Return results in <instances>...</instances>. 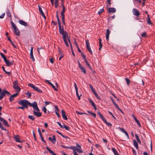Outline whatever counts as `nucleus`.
<instances>
[{
  "label": "nucleus",
  "instance_id": "f257e3e1",
  "mask_svg": "<svg viewBox=\"0 0 155 155\" xmlns=\"http://www.w3.org/2000/svg\"><path fill=\"white\" fill-rule=\"evenodd\" d=\"M18 103L20 105H22L23 107L26 104H28V105L29 106L32 107L34 110L36 111L39 110V109L38 107L37 103L36 101L34 102L33 104H32L27 100H20L18 101Z\"/></svg>",
  "mask_w": 155,
  "mask_h": 155
},
{
  "label": "nucleus",
  "instance_id": "f03ea898",
  "mask_svg": "<svg viewBox=\"0 0 155 155\" xmlns=\"http://www.w3.org/2000/svg\"><path fill=\"white\" fill-rule=\"evenodd\" d=\"M59 33L62 35L63 36V38L64 40L65 45L67 47H69V45L67 42V39H70L68 37L67 33L66 31H64V27L63 26L59 28Z\"/></svg>",
  "mask_w": 155,
  "mask_h": 155
},
{
  "label": "nucleus",
  "instance_id": "7ed1b4c3",
  "mask_svg": "<svg viewBox=\"0 0 155 155\" xmlns=\"http://www.w3.org/2000/svg\"><path fill=\"white\" fill-rule=\"evenodd\" d=\"M97 114L100 117V118L106 124L108 127L112 126V124L110 122H108L106 120L105 118L101 114L100 111L97 112Z\"/></svg>",
  "mask_w": 155,
  "mask_h": 155
},
{
  "label": "nucleus",
  "instance_id": "20e7f679",
  "mask_svg": "<svg viewBox=\"0 0 155 155\" xmlns=\"http://www.w3.org/2000/svg\"><path fill=\"white\" fill-rule=\"evenodd\" d=\"M77 147L73 146V151H77L79 153H83L82 150L81 149V147L79 145L78 143H76Z\"/></svg>",
  "mask_w": 155,
  "mask_h": 155
},
{
  "label": "nucleus",
  "instance_id": "39448f33",
  "mask_svg": "<svg viewBox=\"0 0 155 155\" xmlns=\"http://www.w3.org/2000/svg\"><path fill=\"white\" fill-rule=\"evenodd\" d=\"M28 85L29 86H30L31 88H32L35 91H36L37 92H38L40 93H41L42 92V91L39 88H38V87H36L33 84H28Z\"/></svg>",
  "mask_w": 155,
  "mask_h": 155
},
{
  "label": "nucleus",
  "instance_id": "423d86ee",
  "mask_svg": "<svg viewBox=\"0 0 155 155\" xmlns=\"http://www.w3.org/2000/svg\"><path fill=\"white\" fill-rule=\"evenodd\" d=\"M7 94L8 95H10V93L8 91L5 90H2L1 92V94L0 96L1 97L3 98V97L5 96V94Z\"/></svg>",
  "mask_w": 155,
  "mask_h": 155
},
{
  "label": "nucleus",
  "instance_id": "0eeeda50",
  "mask_svg": "<svg viewBox=\"0 0 155 155\" xmlns=\"http://www.w3.org/2000/svg\"><path fill=\"white\" fill-rule=\"evenodd\" d=\"M86 44L87 49L88 50L89 52L91 54H92V52L90 46V44L89 40H86Z\"/></svg>",
  "mask_w": 155,
  "mask_h": 155
},
{
  "label": "nucleus",
  "instance_id": "6e6552de",
  "mask_svg": "<svg viewBox=\"0 0 155 155\" xmlns=\"http://www.w3.org/2000/svg\"><path fill=\"white\" fill-rule=\"evenodd\" d=\"M132 12L133 14L137 17L139 16L140 14L139 11L136 8L133 9L132 10Z\"/></svg>",
  "mask_w": 155,
  "mask_h": 155
},
{
  "label": "nucleus",
  "instance_id": "1a4fd4ad",
  "mask_svg": "<svg viewBox=\"0 0 155 155\" xmlns=\"http://www.w3.org/2000/svg\"><path fill=\"white\" fill-rule=\"evenodd\" d=\"M38 7L39 10V11L40 14H41L42 16L45 19H46V17L45 16L42 10V9L41 7V6L39 5H38Z\"/></svg>",
  "mask_w": 155,
  "mask_h": 155
},
{
  "label": "nucleus",
  "instance_id": "9d476101",
  "mask_svg": "<svg viewBox=\"0 0 155 155\" xmlns=\"http://www.w3.org/2000/svg\"><path fill=\"white\" fill-rule=\"evenodd\" d=\"M39 111H37V112L36 111H35L34 110L33 111L34 115L36 116L37 117H40L41 116V113L40 112H39Z\"/></svg>",
  "mask_w": 155,
  "mask_h": 155
},
{
  "label": "nucleus",
  "instance_id": "9b49d317",
  "mask_svg": "<svg viewBox=\"0 0 155 155\" xmlns=\"http://www.w3.org/2000/svg\"><path fill=\"white\" fill-rule=\"evenodd\" d=\"M5 62L7 66L8 67L11 66V65H13L14 63L13 61L10 62L8 60H6V61H5Z\"/></svg>",
  "mask_w": 155,
  "mask_h": 155
},
{
  "label": "nucleus",
  "instance_id": "f8f14e48",
  "mask_svg": "<svg viewBox=\"0 0 155 155\" xmlns=\"http://www.w3.org/2000/svg\"><path fill=\"white\" fill-rule=\"evenodd\" d=\"M132 116L133 117L134 119L135 120V122L137 123L138 126L140 127H141V124L140 122L139 121L137 118L134 116V115H132Z\"/></svg>",
  "mask_w": 155,
  "mask_h": 155
},
{
  "label": "nucleus",
  "instance_id": "ddd939ff",
  "mask_svg": "<svg viewBox=\"0 0 155 155\" xmlns=\"http://www.w3.org/2000/svg\"><path fill=\"white\" fill-rule=\"evenodd\" d=\"M48 139L50 140L53 143H55L56 142V139L55 137V136L53 135V136L52 138L51 137H49Z\"/></svg>",
  "mask_w": 155,
  "mask_h": 155
},
{
  "label": "nucleus",
  "instance_id": "4468645a",
  "mask_svg": "<svg viewBox=\"0 0 155 155\" xmlns=\"http://www.w3.org/2000/svg\"><path fill=\"white\" fill-rule=\"evenodd\" d=\"M108 11L109 13H114L116 12V10L114 8H110L108 9Z\"/></svg>",
  "mask_w": 155,
  "mask_h": 155
},
{
  "label": "nucleus",
  "instance_id": "2eb2a0df",
  "mask_svg": "<svg viewBox=\"0 0 155 155\" xmlns=\"http://www.w3.org/2000/svg\"><path fill=\"white\" fill-rule=\"evenodd\" d=\"M62 116L63 118L65 120H67V117L66 115L65 111L63 110H61Z\"/></svg>",
  "mask_w": 155,
  "mask_h": 155
},
{
  "label": "nucleus",
  "instance_id": "dca6fc26",
  "mask_svg": "<svg viewBox=\"0 0 155 155\" xmlns=\"http://www.w3.org/2000/svg\"><path fill=\"white\" fill-rule=\"evenodd\" d=\"M58 51L59 52V54H60V57L59 59V60H61V58L64 57V55L63 52L61 51V49L59 48H58Z\"/></svg>",
  "mask_w": 155,
  "mask_h": 155
},
{
  "label": "nucleus",
  "instance_id": "f3484780",
  "mask_svg": "<svg viewBox=\"0 0 155 155\" xmlns=\"http://www.w3.org/2000/svg\"><path fill=\"white\" fill-rule=\"evenodd\" d=\"M119 129L121 131L124 133V134L127 136V138H129V135H128L127 132L123 128H121V127H119Z\"/></svg>",
  "mask_w": 155,
  "mask_h": 155
},
{
  "label": "nucleus",
  "instance_id": "a211bd4d",
  "mask_svg": "<svg viewBox=\"0 0 155 155\" xmlns=\"http://www.w3.org/2000/svg\"><path fill=\"white\" fill-rule=\"evenodd\" d=\"M147 21L148 24L151 25H153V23L151 21L150 19L149 16V15H147Z\"/></svg>",
  "mask_w": 155,
  "mask_h": 155
},
{
  "label": "nucleus",
  "instance_id": "6ab92c4d",
  "mask_svg": "<svg viewBox=\"0 0 155 155\" xmlns=\"http://www.w3.org/2000/svg\"><path fill=\"white\" fill-rule=\"evenodd\" d=\"M14 139L16 142H18L19 143H21L23 142L22 141H20V140L19 137L18 135L14 136Z\"/></svg>",
  "mask_w": 155,
  "mask_h": 155
},
{
  "label": "nucleus",
  "instance_id": "aec40b11",
  "mask_svg": "<svg viewBox=\"0 0 155 155\" xmlns=\"http://www.w3.org/2000/svg\"><path fill=\"white\" fill-rule=\"evenodd\" d=\"M110 33V31L109 29H107L106 30V38L108 41L109 39V36Z\"/></svg>",
  "mask_w": 155,
  "mask_h": 155
},
{
  "label": "nucleus",
  "instance_id": "412c9836",
  "mask_svg": "<svg viewBox=\"0 0 155 155\" xmlns=\"http://www.w3.org/2000/svg\"><path fill=\"white\" fill-rule=\"evenodd\" d=\"M19 23L20 24L24 26H26L27 25V23L23 20H19Z\"/></svg>",
  "mask_w": 155,
  "mask_h": 155
},
{
  "label": "nucleus",
  "instance_id": "4be33fe9",
  "mask_svg": "<svg viewBox=\"0 0 155 155\" xmlns=\"http://www.w3.org/2000/svg\"><path fill=\"white\" fill-rule=\"evenodd\" d=\"M14 33L16 35L18 36H19L20 35V31L17 28L15 29H14Z\"/></svg>",
  "mask_w": 155,
  "mask_h": 155
},
{
  "label": "nucleus",
  "instance_id": "5701e85b",
  "mask_svg": "<svg viewBox=\"0 0 155 155\" xmlns=\"http://www.w3.org/2000/svg\"><path fill=\"white\" fill-rule=\"evenodd\" d=\"M46 149L52 155H57L54 152L50 149L48 147H46Z\"/></svg>",
  "mask_w": 155,
  "mask_h": 155
},
{
  "label": "nucleus",
  "instance_id": "b1692460",
  "mask_svg": "<svg viewBox=\"0 0 155 155\" xmlns=\"http://www.w3.org/2000/svg\"><path fill=\"white\" fill-rule=\"evenodd\" d=\"M79 68L81 70V72H83L84 74H86V71L85 69V68L84 67L81 66L79 67Z\"/></svg>",
  "mask_w": 155,
  "mask_h": 155
},
{
  "label": "nucleus",
  "instance_id": "393cba45",
  "mask_svg": "<svg viewBox=\"0 0 155 155\" xmlns=\"http://www.w3.org/2000/svg\"><path fill=\"white\" fill-rule=\"evenodd\" d=\"M63 10L61 12V15L62 17H65L64 13L65 12V8L64 6H63Z\"/></svg>",
  "mask_w": 155,
  "mask_h": 155
},
{
  "label": "nucleus",
  "instance_id": "a878e982",
  "mask_svg": "<svg viewBox=\"0 0 155 155\" xmlns=\"http://www.w3.org/2000/svg\"><path fill=\"white\" fill-rule=\"evenodd\" d=\"M113 104L117 108V109L118 110H119L123 114L124 113L123 111L119 107L118 105L116 104V102H115L114 103H114Z\"/></svg>",
  "mask_w": 155,
  "mask_h": 155
},
{
  "label": "nucleus",
  "instance_id": "bb28decb",
  "mask_svg": "<svg viewBox=\"0 0 155 155\" xmlns=\"http://www.w3.org/2000/svg\"><path fill=\"white\" fill-rule=\"evenodd\" d=\"M8 40L10 41L12 45V46H13V47L15 48H17L16 46L14 44L13 42L11 40L10 38L9 37H7Z\"/></svg>",
  "mask_w": 155,
  "mask_h": 155
},
{
  "label": "nucleus",
  "instance_id": "cd10ccee",
  "mask_svg": "<svg viewBox=\"0 0 155 155\" xmlns=\"http://www.w3.org/2000/svg\"><path fill=\"white\" fill-rule=\"evenodd\" d=\"M112 150L114 153V155H119L116 150L114 148H112Z\"/></svg>",
  "mask_w": 155,
  "mask_h": 155
},
{
  "label": "nucleus",
  "instance_id": "c85d7f7f",
  "mask_svg": "<svg viewBox=\"0 0 155 155\" xmlns=\"http://www.w3.org/2000/svg\"><path fill=\"white\" fill-rule=\"evenodd\" d=\"M56 17H57V20L58 21V27L59 28V27H62V26H61V25L60 21L59 18V17L58 16V15H56Z\"/></svg>",
  "mask_w": 155,
  "mask_h": 155
},
{
  "label": "nucleus",
  "instance_id": "c756f323",
  "mask_svg": "<svg viewBox=\"0 0 155 155\" xmlns=\"http://www.w3.org/2000/svg\"><path fill=\"white\" fill-rule=\"evenodd\" d=\"M133 144L134 146L135 147L136 149H137L138 147V144L137 142L135 140H134L133 141Z\"/></svg>",
  "mask_w": 155,
  "mask_h": 155
},
{
  "label": "nucleus",
  "instance_id": "7c9ffc66",
  "mask_svg": "<svg viewBox=\"0 0 155 155\" xmlns=\"http://www.w3.org/2000/svg\"><path fill=\"white\" fill-rule=\"evenodd\" d=\"M18 86V81L17 80H16L15 81H14V82H13V87H16V86Z\"/></svg>",
  "mask_w": 155,
  "mask_h": 155
},
{
  "label": "nucleus",
  "instance_id": "2f4dec72",
  "mask_svg": "<svg viewBox=\"0 0 155 155\" xmlns=\"http://www.w3.org/2000/svg\"><path fill=\"white\" fill-rule=\"evenodd\" d=\"M85 62V63H86V65L87 66H88V67L91 70V71H92V69L91 68V66L90 65V64H89V63L88 62L87 60H86L85 61H84Z\"/></svg>",
  "mask_w": 155,
  "mask_h": 155
},
{
  "label": "nucleus",
  "instance_id": "473e14b6",
  "mask_svg": "<svg viewBox=\"0 0 155 155\" xmlns=\"http://www.w3.org/2000/svg\"><path fill=\"white\" fill-rule=\"evenodd\" d=\"M6 14L10 18L11 20H12L11 18V13L10 12L9 10L8 9H7V11L6 12Z\"/></svg>",
  "mask_w": 155,
  "mask_h": 155
},
{
  "label": "nucleus",
  "instance_id": "72a5a7b5",
  "mask_svg": "<svg viewBox=\"0 0 155 155\" xmlns=\"http://www.w3.org/2000/svg\"><path fill=\"white\" fill-rule=\"evenodd\" d=\"M99 50H100L101 49L102 45L101 43V38H99Z\"/></svg>",
  "mask_w": 155,
  "mask_h": 155
},
{
  "label": "nucleus",
  "instance_id": "f704fd0d",
  "mask_svg": "<svg viewBox=\"0 0 155 155\" xmlns=\"http://www.w3.org/2000/svg\"><path fill=\"white\" fill-rule=\"evenodd\" d=\"M14 88L15 91L18 92H19L21 90V89L18 86H16V87H14Z\"/></svg>",
  "mask_w": 155,
  "mask_h": 155
},
{
  "label": "nucleus",
  "instance_id": "c9c22d12",
  "mask_svg": "<svg viewBox=\"0 0 155 155\" xmlns=\"http://www.w3.org/2000/svg\"><path fill=\"white\" fill-rule=\"evenodd\" d=\"M11 26L14 29L17 28L15 25L12 21H11Z\"/></svg>",
  "mask_w": 155,
  "mask_h": 155
},
{
  "label": "nucleus",
  "instance_id": "e433bc0d",
  "mask_svg": "<svg viewBox=\"0 0 155 155\" xmlns=\"http://www.w3.org/2000/svg\"><path fill=\"white\" fill-rule=\"evenodd\" d=\"M93 93L95 95V97L99 100H101V98L97 94L96 92L95 91L93 92Z\"/></svg>",
  "mask_w": 155,
  "mask_h": 155
},
{
  "label": "nucleus",
  "instance_id": "4c0bfd02",
  "mask_svg": "<svg viewBox=\"0 0 155 155\" xmlns=\"http://www.w3.org/2000/svg\"><path fill=\"white\" fill-rule=\"evenodd\" d=\"M135 137L137 139V140L138 142L139 143V144H141V141L140 140L139 138V137L138 136V135L137 134H135Z\"/></svg>",
  "mask_w": 155,
  "mask_h": 155
},
{
  "label": "nucleus",
  "instance_id": "58836bf2",
  "mask_svg": "<svg viewBox=\"0 0 155 155\" xmlns=\"http://www.w3.org/2000/svg\"><path fill=\"white\" fill-rule=\"evenodd\" d=\"M0 54L2 57L3 58V59L4 61H6L7 59L6 57L2 53H0Z\"/></svg>",
  "mask_w": 155,
  "mask_h": 155
},
{
  "label": "nucleus",
  "instance_id": "ea45409f",
  "mask_svg": "<svg viewBox=\"0 0 155 155\" xmlns=\"http://www.w3.org/2000/svg\"><path fill=\"white\" fill-rule=\"evenodd\" d=\"M25 94L28 98H30L31 97V94L28 91L27 93H25Z\"/></svg>",
  "mask_w": 155,
  "mask_h": 155
},
{
  "label": "nucleus",
  "instance_id": "a19ab883",
  "mask_svg": "<svg viewBox=\"0 0 155 155\" xmlns=\"http://www.w3.org/2000/svg\"><path fill=\"white\" fill-rule=\"evenodd\" d=\"M61 146L63 147V148H68V149H73V146H71V147H67V146H65L64 145H61Z\"/></svg>",
  "mask_w": 155,
  "mask_h": 155
},
{
  "label": "nucleus",
  "instance_id": "79ce46f5",
  "mask_svg": "<svg viewBox=\"0 0 155 155\" xmlns=\"http://www.w3.org/2000/svg\"><path fill=\"white\" fill-rule=\"evenodd\" d=\"M58 0H55V2H54L55 7L56 8H58Z\"/></svg>",
  "mask_w": 155,
  "mask_h": 155
},
{
  "label": "nucleus",
  "instance_id": "37998d69",
  "mask_svg": "<svg viewBox=\"0 0 155 155\" xmlns=\"http://www.w3.org/2000/svg\"><path fill=\"white\" fill-rule=\"evenodd\" d=\"M28 118L30 119L33 121L35 120V117L33 115H29L28 117Z\"/></svg>",
  "mask_w": 155,
  "mask_h": 155
},
{
  "label": "nucleus",
  "instance_id": "c03bdc74",
  "mask_svg": "<svg viewBox=\"0 0 155 155\" xmlns=\"http://www.w3.org/2000/svg\"><path fill=\"white\" fill-rule=\"evenodd\" d=\"M125 80L127 82V84L129 85L130 83V79L127 78H125Z\"/></svg>",
  "mask_w": 155,
  "mask_h": 155
},
{
  "label": "nucleus",
  "instance_id": "a18cd8bd",
  "mask_svg": "<svg viewBox=\"0 0 155 155\" xmlns=\"http://www.w3.org/2000/svg\"><path fill=\"white\" fill-rule=\"evenodd\" d=\"M30 57L31 59H32L33 61H35V59L33 56V53H30Z\"/></svg>",
  "mask_w": 155,
  "mask_h": 155
},
{
  "label": "nucleus",
  "instance_id": "49530a36",
  "mask_svg": "<svg viewBox=\"0 0 155 155\" xmlns=\"http://www.w3.org/2000/svg\"><path fill=\"white\" fill-rule=\"evenodd\" d=\"M88 100L89 101V102L91 103V105L93 106H94V105H95L94 102L92 101V100L91 99H88Z\"/></svg>",
  "mask_w": 155,
  "mask_h": 155
},
{
  "label": "nucleus",
  "instance_id": "de8ad7c7",
  "mask_svg": "<svg viewBox=\"0 0 155 155\" xmlns=\"http://www.w3.org/2000/svg\"><path fill=\"white\" fill-rule=\"evenodd\" d=\"M0 128L2 129V130H6V129L5 127H4L3 126L2 123L0 122Z\"/></svg>",
  "mask_w": 155,
  "mask_h": 155
},
{
  "label": "nucleus",
  "instance_id": "09e8293b",
  "mask_svg": "<svg viewBox=\"0 0 155 155\" xmlns=\"http://www.w3.org/2000/svg\"><path fill=\"white\" fill-rule=\"evenodd\" d=\"M3 124L6 126H9L8 125V122L5 120H4L3 122Z\"/></svg>",
  "mask_w": 155,
  "mask_h": 155
},
{
  "label": "nucleus",
  "instance_id": "8fccbe9b",
  "mask_svg": "<svg viewBox=\"0 0 155 155\" xmlns=\"http://www.w3.org/2000/svg\"><path fill=\"white\" fill-rule=\"evenodd\" d=\"M54 107H55V113L59 112V109H58V106H54Z\"/></svg>",
  "mask_w": 155,
  "mask_h": 155
},
{
  "label": "nucleus",
  "instance_id": "3c124183",
  "mask_svg": "<svg viewBox=\"0 0 155 155\" xmlns=\"http://www.w3.org/2000/svg\"><path fill=\"white\" fill-rule=\"evenodd\" d=\"M104 9L103 8H102V9H101L98 12V14L99 15H100L102 12L104 11Z\"/></svg>",
  "mask_w": 155,
  "mask_h": 155
},
{
  "label": "nucleus",
  "instance_id": "603ef678",
  "mask_svg": "<svg viewBox=\"0 0 155 155\" xmlns=\"http://www.w3.org/2000/svg\"><path fill=\"white\" fill-rule=\"evenodd\" d=\"M141 35L143 37H146L147 36V33L145 31Z\"/></svg>",
  "mask_w": 155,
  "mask_h": 155
},
{
  "label": "nucleus",
  "instance_id": "864d4df0",
  "mask_svg": "<svg viewBox=\"0 0 155 155\" xmlns=\"http://www.w3.org/2000/svg\"><path fill=\"white\" fill-rule=\"evenodd\" d=\"M89 85L90 87V88L91 89L92 92H93L94 91H95L94 89V88H93V87L92 86L91 84H89Z\"/></svg>",
  "mask_w": 155,
  "mask_h": 155
},
{
  "label": "nucleus",
  "instance_id": "5fc2aeb1",
  "mask_svg": "<svg viewBox=\"0 0 155 155\" xmlns=\"http://www.w3.org/2000/svg\"><path fill=\"white\" fill-rule=\"evenodd\" d=\"M14 97L12 96L11 95L10 97H9V101L10 102H12L14 99Z\"/></svg>",
  "mask_w": 155,
  "mask_h": 155
},
{
  "label": "nucleus",
  "instance_id": "6e6d98bb",
  "mask_svg": "<svg viewBox=\"0 0 155 155\" xmlns=\"http://www.w3.org/2000/svg\"><path fill=\"white\" fill-rule=\"evenodd\" d=\"M76 113H77V114H80V115H82L83 114H87L86 113H82V112H80L78 111H76Z\"/></svg>",
  "mask_w": 155,
  "mask_h": 155
},
{
  "label": "nucleus",
  "instance_id": "4d7b16f0",
  "mask_svg": "<svg viewBox=\"0 0 155 155\" xmlns=\"http://www.w3.org/2000/svg\"><path fill=\"white\" fill-rule=\"evenodd\" d=\"M81 55L84 59V61L87 60L86 59V56L82 53H81Z\"/></svg>",
  "mask_w": 155,
  "mask_h": 155
},
{
  "label": "nucleus",
  "instance_id": "13d9d810",
  "mask_svg": "<svg viewBox=\"0 0 155 155\" xmlns=\"http://www.w3.org/2000/svg\"><path fill=\"white\" fill-rule=\"evenodd\" d=\"M51 86L52 87L54 90L56 91H58L57 89L55 87L53 84H52Z\"/></svg>",
  "mask_w": 155,
  "mask_h": 155
},
{
  "label": "nucleus",
  "instance_id": "bf43d9fd",
  "mask_svg": "<svg viewBox=\"0 0 155 155\" xmlns=\"http://www.w3.org/2000/svg\"><path fill=\"white\" fill-rule=\"evenodd\" d=\"M51 103V102H48V101H45V104L46 106L47 105H48L50 104Z\"/></svg>",
  "mask_w": 155,
  "mask_h": 155
},
{
  "label": "nucleus",
  "instance_id": "052dcab7",
  "mask_svg": "<svg viewBox=\"0 0 155 155\" xmlns=\"http://www.w3.org/2000/svg\"><path fill=\"white\" fill-rule=\"evenodd\" d=\"M108 112L112 116V117L114 119H116L115 117L112 114V113L111 112L109 111H108Z\"/></svg>",
  "mask_w": 155,
  "mask_h": 155
},
{
  "label": "nucleus",
  "instance_id": "680f3d73",
  "mask_svg": "<svg viewBox=\"0 0 155 155\" xmlns=\"http://www.w3.org/2000/svg\"><path fill=\"white\" fill-rule=\"evenodd\" d=\"M32 133H33V135L35 140H36V136H35V133L34 131V130H33Z\"/></svg>",
  "mask_w": 155,
  "mask_h": 155
},
{
  "label": "nucleus",
  "instance_id": "e2e57ef3",
  "mask_svg": "<svg viewBox=\"0 0 155 155\" xmlns=\"http://www.w3.org/2000/svg\"><path fill=\"white\" fill-rule=\"evenodd\" d=\"M18 94H19V93H18V92H17V93H15V94H13L12 95V96H13L14 97H17V96H18Z\"/></svg>",
  "mask_w": 155,
  "mask_h": 155
},
{
  "label": "nucleus",
  "instance_id": "0e129e2a",
  "mask_svg": "<svg viewBox=\"0 0 155 155\" xmlns=\"http://www.w3.org/2000/svg\"><path fill=\"white\" fill-rule=\"evenodd\" d=\"M65 129L68 130H69L70 129V128L69 127L67 126H66L65 127Z\"/></svg>",
  "mask_w": 155,
  "mask_h": 155
},
{
  "label": "nucleus",
  "instance_id": "69168bd1",
  "mask_svg": "<svg viewBox=\"0 0 155 155\" xmlns=\"http://www.w3.org/2000/svg\"><path fill=\"white\" fill-rule=\"evenodd\" d=\"M5 13H4L2 14L1 16H0V18H2L5 16Z\"/></svg>",
  "mask_w": 155,
  "mask_h": 155
},
{
  "label": "nucleus",
  "instance_id": "338daca9",
  "mask_svg": "<svg viewBox=\"0 0 155 155\" xmlns=\"http://www.w3.org/2000/svg\"><path fill=\"white\" fill-rule=\"evenodd\" d=\"M47 110V109L45 107H43V111H44V112L45 114L46 113Z\"/></svg>",
  "mask_w": 155,
  "mask_h": 155
},
{
  "label": "nucleus",
  "instance_id": "774afa93",
  "mask_svg": "<svg viewBox=\"0 0 155 155\" xmlns=\"http://www.w3.org/2000/svg\"><path fill=\"white\" fill-rule=\"evenodd\" d=\"M91 115L94 118H96V115L95 114L92 113H91Z\"/></svg>",
  "mask_w": 155,
  "mask_h": 155
}]
</instances>
